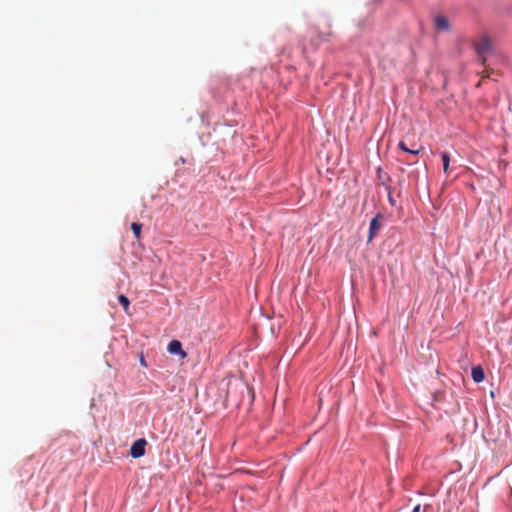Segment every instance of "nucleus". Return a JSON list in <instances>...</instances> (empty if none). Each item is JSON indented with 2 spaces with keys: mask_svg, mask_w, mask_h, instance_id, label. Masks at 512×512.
<instances>
[{
  "mask_svg": "<svg viewBox=\"0 0 512 512\" xmlns=\"http://www.w3.org/2000/svg\"><path fill=\"white\" fill-rule=\"evenodd\" d=\"M474 47L481 63L485 65L486 55L491 51L490 39L486 35H483L475 42Z\"/></svg>",
  "mask_w": 512,
  "mask_h": 512,
  "instance_id": "nucleus-1",
  "label": "nucleus"
},
{
  "mask_svg": "<svg viewBox=\"0 0 512 512\" xmlns=\"http://www.w3.org/2000/svg\"><path fill=\"white\" fill-rule=\"evenodd\" d=\"M147 445V441L143 438L136 440L131 448L130 455L133 458H140L145 454V446Z\"/></svg>",
  "mask_w": 512,
  "mask_h": 512,
  "instance_id": "nucleus-2",
  "label": "nucleus"
},
{
  "mask_svg": "<svg viewBox=\"0 0 512 512\" xmlns=\"http://www.w3.org/2000/svg\"><path fill=\"white\" fill-rule=\"evenodd\" d=\"M170 354L179 355L182 359L187 357V353L182 349V344L178 340H172L167 347Z\"/></svg>",
  "mask_w": 512,
  "mask_h": 512,
  "instance_id": "nucleus-3",
  "label": "nucleus"
},
{
  "mask_svg": "<svg viewBox=\"0 0 512 512\" xmlns=\"http://www.w3.org/2000/svg\"><path fill=\"white\" fill-rule=\"evenodd\" d=\"M382 218V215L380 213H378L370 222V227H369V236H368V242H371L373 240V238L376 236V234L378 233V231L380 230L381 228V225L379 223V219Z\"/></svg>",
  "mask_w": 512,
  "mask_h": 512,
  "instance_id": "nucleus-4",
  "label": "nucleus"
},
{
  "mask_svg": "<svg viewBox=\"0 0 512 512\" xmlns=\"http://www.w3.org/2000/svg\"><path fill=\"white\" fill-rule=\"evenodd\" d=\"M434 25L438 31H449L450 30V24H449L448 18L443 15H438L435 17Z\"/></svg>",
  "mask_w": 512,
  "mask_h": 512,
  "instance_id": "nucleus-5",
  "label": "nucleus"
},
{
  "mask_svg": "<svg viewBox=\"0 0 512 512\" xmlns=\"http://www.w3.org/2000/svg\"><path fill=\"white\" fill-rule=\"evenodd\" d=\"M471 375L473 380L476 383H480L484 380L485 374L481 366H476L472 368Z\"/></svg>",
  "mask_w": 512,
  "mask_h": 512,
  "instance_id": "nucleus-6",
  "label": "nucleus"
},
{
  "mask_svg": "<svg viewBox=\"0 0 512 512\" xmlns=\"http://www.w3.org/2000/svg\"><path fill=\"white\" fill-rule=\"evenodd\" d=\"M441 158L443 161V171L445 174H448L449 173L450 155L448 152H443L441 154Z\"/></svg>",
  "mask_w": 512,
  "mask_h": 512,
  "instance_id": "nucleus-7",
  "label": "nucleus"
},
{
  "mask_svg": "<svg viewBox=\"0 0 512 512\" xmlns=\"http://www.w3.org/2000/svg\"><path fill=\"white\" fill-rule=\"evenodd\" d=\"M118 301L122 305V307L124 308L125 312H128L129 305H130L129 299L125 295L121 294V295L118 296Z\"/></svg>",
  "mask_w": 512,
  "mask_h": 512,
  "instance_id": "nucleus-8",
  "label": "nucleus"
},
{
  "mask_svg": "<svg viewBox=\"0 0 512 512\" xmlns=\"http://www.w3.org/2000/svg\"><path fill=\"white\" fill-rule=\"evenodd\" d=\"M131 229H132V231H133V233H134L135 237H136L137 239H139V238H140V235H141L142 224L137 223V222H133V223L131 224Z\"/></svg>",
  "mask_w": 512,
  "mask_h": 512,
  "instance_id": "nucleus-9",
  "label": "nucleus"
},
{
  "mask_svg": "<svg viewBox=\"0 0 512 512\" xmlns=\"http://www.w3.org/2000/svg\"><path fill=\"white\" fill-rule=\"evenodd\" d=\"M398 147L404 151V152H408L409 151V148L407 147L406 143L404 141H400L399 144H398Z\"/></svg>",
  "mask_w": 512,
  "mask_h": 512,
  "instance_id": "nucleus-10",
  "label": "nucleus"
},
{
  "mask_svg": "<svg viewBox=\"0 0 512 512\" xmlns=\"http://www.w3.org/2000/svg\"><path fill=\"white\" fill-rule=\"evenodd\" d=\"M422 149H423V147H422V146H421V147H419V148H417V149H414V148H413V149H410V148H409V151H408L407 153H410V154H413V155H418Z\"/></svg>",
  "mask_w": 512,
  "mask_h": 512,
  "instance_id": "nucleus-11",
  "label": "nucleus"
},
{
  "mask_svg": "<svg viewBox=\"0 0 512 512\" xmlns=\"http://www.w3.org/2000/svg\"><path fill=\"white\" fill-rule=\"evenodd\" d=\"M140 364L143 366V367H147V363H146V360L143 356V354L140 355Z\"/></svg>",
  "mask_w": 512,
  "mask_h": 512,
  "instance_id": "nucleus-12",
  "label": "nucleus"
},
{
  "mask_svg": "<svg viewBox=\"0 0 512 512\" xmlns=\"http://www.w3.org/2000/svg\"><path fill=\"white\" fill-rule=\"evenodd\" d=\"M330 36H331V33H327V34L321 36V40L322 41H328Z\"/></svg>",
  "mask_w": 512,
  "mask_h": 512,
  "instance_id": "nucleus-13",
  "label": "nucleus"
},
{
  "mask_svg": "<svg viewBox=\"0 0 512 512\" xmlns=\"http://www.w3.org/2000/svg\"><path fill=\"white\" fill-rule=\"evenodd\" d=\"M412 512H420V505H416Z\"/></svg>",
  "mask_w": 512,
  "mask_h": 512,
  "instance_id": "nucleus-14",
  "label": "nucleus"
}]
</instances>
